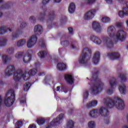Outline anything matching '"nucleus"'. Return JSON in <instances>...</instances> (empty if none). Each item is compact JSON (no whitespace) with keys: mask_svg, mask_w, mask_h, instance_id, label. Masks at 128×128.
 Listing matches in <instances>:
<instances>
[{"mask_svg":"<svg viewBox=\"0 0 128 128\" xmlns=\"http://www.w3.org/2000/svg\"><path fill=\"white\" fill-rule=\"evenodd\" d=\"M104 104L106 105V108L101 107L100 108L95 109L90 112V116L96 118L98 116H102L104 118V122L106 124H110V112L108 110L114 108V106L119 110H124V100L118 97H114V99L108 98Z\"/></svg>","mask_w":128,"mask_h":128,"instance_id":"nucleus-1","label":"nucleus"},{"mask_svg":"<svg viewBox=\"0 0 128 128\" xmlns=\"http://www.w3.org/2000/svg\"><path fill=\"white\" fill-rule=\"evenodd\" d=\"M98 74H100L98 72H94L90 78L92 82L95 83L92 89V92L94 96L98 94L100 92H102V86H104V83L98 78Z\"/></svg>","mask_w":128,"mask_h":128,"instance_id":"nucleus-2","label":"nucleus"},{"mask_svg":"<svg viewBox=\"0 0 128 128\" xmlns=\"http://www.w3.org/2000/svg\"><path fill=\"white\" fill-rule=\"evenodd\" d=\"M42 26L40 25H37L34 26V32L35 34L31 36L28 41L27 42V46L28 48H34V46L36 44V42H38L37 32L40 34H42Z\"/></svg>","mask_w":128,"mask_h":128,"instance_id":"nucleus-3","label":"nucleus"},{"mask_svg":"<svg viewBox=\"0 0 128 128\" xmlns=\"http://www.w3.org/2000/svg\"><path fill=\"white\" fill-rule=\"evenodd\" d=\"M90 56L92 50L88 48H84L82 54L78 58L80 64H86L90 60Z\"/></svg>","mask_w":128,"mask_h":128,"instance_id":"nucleus-4","label":"nucleus"},{"mask_svg":"<svg viewBox=\"0 0 128 128\" xmlns=\"http://www.w3.org/2000/svg\"><path fill=\"white\" fill-rule=\"evenodd\" d=\"M14 102H16V94H14V91L10 89L5 94L4 104L7 108H10L14 104Z\"/></svg>","mask_w":128,"mask_h":128,"instance_id":"nucleus-5","label":"nucleus"},{"mask_svg":"<svg viewBox=\"0 0 128 128\" xmlns=\"http://www.w3.org/2000/svg\"><path fill=\"white\" fill-rule=\"evenodd\" d=\"M15 58H22L23 62L24 64H28L32 60V54H28V53L26 54L24 52H20L17 53L15 55Z\"/></svg>","mask_w":128,"mask_h":128,"instance_id":"nucleus-6","label":"nucleus"},{"mask_svg":"<svg viewBox=\"0 0 128 128\" xmlns=\"http://www.w3.org/2000/svg\"><path fill=\"white\" fill-rule=\"evenodd\" d=\"M24 79V80H28L30 78H27L26 74H24L22 70H18L16 72L14 73V82H20L22 78Z\"/></svg>","mask_w":128,"mask_h":128,"instance_id":"nucleus-7","label":"nucleus"},{"mask_svg":"<svg viewBox=\"0 0 128 128\" xmlns=\"http://www.w3.org/2000/svg\"><path fill=\"white\" fill-rule=\"evenodd\" d=\"M64 120V114H60L58 116L54 119L50 123V126H48L46 128H52V126H58L60 122H62Z\"/></svg>","mask_w":128,"mask_h":128,"instance_id":"nucleus-8","label":"nucleus"},{"mask_svg":"<svg viewBox=\"0 0 128 128\" xmlns=\"http://www.w3.org/2000/svg\"><path fill=\"white\" fill-rule=\"evenodd\" d=\"M51 0H42V4H43V6H42V10H43V13H40L39 14V17L38 18V20L40 22H43V20H44V19L46 18V10L44 8H46V4H48L50 2Z\"/></svg>","mask_w":128,"mask_h":128,"instance_id":"nucleus-9","label":"nucleus"},{"mask_svg":"<svg viewBox=\"0 0 128 128\" xmlns=\"http://www.w3.org/2000/svg\"><path fill=\"white\" fill-rule=\"evenodd\" d=\"M118 2H119L121 4H126V7H124L123 8V10L122 11H120L118 12V16L120 18H124V16H128V2H124V0H116Z\"/></svg>","mask_w":128,"mask_h":128,"instance_id":"nucleus-10","label":"nucleus"},{"mask_svg":"<svg viewBox=\"0 0 128 128\" xmlns=\"http://www.w3.org/2000/svg\"><path fill=\"white\" fill-rule=\"evenodd\" d=\"M54 10L50 11L48 13V17L47 22L48 24V28L52 30V24H54Z\"/></svg>","mask_w":128,"mask_h":128,"instance_id":"nucleus-11","label":"nucleus"},{"mask_svg":"<svg viewBox=\"0 0 128 128\" xmlns=\"http://www.w3.org/2000/svg\"><path fill=\"white\" fill-rule=\"evenodd\" d=\"M110 84V88L107 90L106 92L110 96H112L114 94V86H116V79L115 78H111L109 82Z\"/></svg>","mask_w":128,"mask_h":128,"instance_id":"nucleus-12","label":"nucleus"},{"mask_svg":"<svg viewBox=\"0 0 128 128\" xmlns=\"http://www.w3.org/2000/svg\"><path fill=\"white\" fill-rule=\"evenodd\" d=\"M126 38V33L123 30H120L115 34L114 38H116V40H120V42H124Z\"/></svg>","mask_w":128,"mask_h":128,"instance_id":"nucleus-13","label":"nucleus"},{"mask_svg":"<svg viewBox=\"0 0 128 128\" xmlns=\"http://www.w3.org/2000/svg\"><path fill=\"white\" fill-rule=\"evenodd\" d=\"M96 12V10H92L86 13L84 16V20H92V18H94V14Z\"/></svg>","mask_w":128,"mask_h":128,"instance_id":"nucleus-14","label":"nucleus"},{"mask_svg":"<svg viewBox=\"0 0 128 128\" xmlns=\"http://www.w3.org/2000/svg\"><path fill=\"white\" fill-rule=\"evenodd\" d=\"M16 68L14 66H9L7 67L5 71L6 76H10L14 74Z\"/></svg>","mask_w":128,"mask_h":128,"instance_id":"nucleus-15","label":"nucleus"},{"mask_svg":"<svg viewBox=\"0 0 128 128\" xmlns=\"http://www.w3.org/2000/svg\"><path fill=\"white\" fill-rule=\"evenodd\" d=\"M108 34L111 38H116V27L114 26H110L107 29Z\"/></svg>","mask_w":128,"mask_h":128,"instance_id":"nucleus-16","label":"nucleus"},{"mask_svg":"<svg viewBox=\"0 0 128 128\" xmlns=\"http://www.w3.org/2000/svg\"><path fill=\"white\" fill-rule=\"evenodd\" d=\"M103 42L108 48H114V42H112V39L108 38V37H104L103 38Z\"/></svg>","mask_w":128,"mask_h":128,"instance_id":"nucleus-17","label":"nucleus"},{"mask_svg":"<svg viewBox=\"0 0 128 128\" xmlns=\"http://www.w3.org/2000/svg\"><path fill=\"white\" fill-rule=\"evenodd\" d=\"M111 60H120V54L118 52L108 53L107 54Z\"/></svg>","mask_w":128,"mask_h":128,"instance_id":"nucleus-18","label":"nucleus"},{"mask_svg":"<svg viewBox=\"0 0 128 128\" xmlns=\"http://www.w3.org/2000/svg\"><path fill=\"white\" fill-rule=\"evenodd\" d=\"M92 28L95 32H102V26L99 23L96 22H93L92 24Z\"/></svg>","mask_w":128,"mask_h":128,"instance_id":"nucleus-19","label":"nucleus"},{"mask_svg":"<svg viewBox=\"0 0 128 128\" xmlns=\"http://www.w3.org/2000/svg\"><path fill=\"white\" fill-rule=\"evenodd\" d=\"M100 52H96L93 56V64H98L100 62Z\"/></svg>","mask_w":128,"mask_h":128,"instance_id":"nucleus-20","label":"nucleus"},{"mask_svg":"<svg viewBox=\"0 0 128 128\" xmlns=\"http://www.w3.org/2000/svg\"><path fill=\"white\" fill-rule=\"evenodd\" d=\"M90 40H92L93 42L96 44H98V46L102 44V40L94 35H92L90 36Z\"/></svg>","mask_w":128,"mask_h":128,"instance_id":"nucleus-21","label":"nucleus"},{"mask_svg":"<svg viewBox=\"0 0 128 128\" xmlns=\"http://www.w3.org/2000/svg\"><path fill=\"white\" fill-rule=\"evenodd\" d=\"M64 79L69 84H74V80L72 78V76L70 74H66L64 76Z\"/></svg>","mask_w":128,"mask_h":128,"instance_id":"nucleus-22","label":"nucleus"},{"mask_svg":"<svg viewBox=\"0 0 128 128\" xmlns=\"http://www.w3.org/2000/svg\"><path fill=\"white\" fill-rule=\"evenodd\" d=\"M57 69L58 70H66V65L64 63H58L56 66Z\"/></svg>","mask_w":128,"mask_h":128,"instance_id":"nucleus-23","label":"nucleus"},{"mask_svg":"<svg viewBox=\"0 0 128 128\" xmlns=\"http://www.w3.org/2000/svg\"><path fill=\"white\" fill-rule=\"evenodd\" d=\"M12 30L10 28H6L4 26H2L0 28V34H4L8 32H12Z\"/></svg>","mask_w":128,"mask_h":128,"instance_id":"nucleus-24","label":"nucleus"},{"mask_svg":"<svg viewBox=\"0 0 128 128\" xmlns=\"http://www.w3.org/2000/svg\"><path fill=\"white\" fill-rule=\"evenodd\" d=\"M2 60L5 64H8V63L9 62H10L12 58L10 56H8L6 55H3L2 56Z\"/></svg>","mask_w":128,"mask_h":128,"instance_id":"nucleus-25","label":"nucleus"},{"mask_svg":"<svg viewBox=\"0 0 128 128\" xmlns=\"http://www.w3.org/2000/svg\"><path fill=\"white\" fill-rule=\"evenodd\" d=\"M70 14H74L76 12V4L73 2L70 3L68 9Z\"/></svg>","mask_w":128,"mask_h":128,"instance_id":"nucleus-26","label":"nucleus"},{"mask_svg":"<svg viewBox=\"0 0 128 128\" xmlns=\"http://www.w3.org/2000/svg\"><path fill=\"white\" fill-rule=\"evenodd\" d=\"M22 34V30H17L16 32H14V34H12V39L14 40V38H18L20 36V34Z\"/></svg>","mask_w":128,"mask_h":128,"instance_id":"nucleus-27","label":"nucleus"},{"mask_svg":"<svg viewBox=\"0 0 128 128\" xmlns=\"http://www.w3.org/2000/svg\"><path fill=\"white\" fill-rule=\"evenodd\" d=\"M119 78L122 82H126V80H128V76H126V74H119Z\"/></svg>","mask_w":128,"mask_h":128,"instance_id":"nucleus-28","label":"nucleus"},{"mask_svg":"<svg viewBox=\"0 0 128 128\" xmlns=\"http://www.w3.org/2000/svg\"><path fill=\"white\" fill-rule=\"evenodd\" d=\"M98 106V101L97 100H94L92 101L91 102L88 104L86 105L87 108H94V106Z\"/></svg>","mask_w":128,"mask_h":128,"instance_id":"nucleus-29","label":"nucleus"},{"mask_svg":"<svg viewBox=\"0 0 128 128\" xmlns=\"http://www.w3.org/2000/svg\"><path fill=\"white\" fill-rule=\"evenodd\" d=\"M8 40L4 37L0 38V47L6 46Z\"/></svg>","mask_w":128,"mask_h":128,"instance_id":"nucleus-30","label":"nucleus"},{"mask_svg":"<svg viewBox=\"0 0 128 128\" xmlns=\"http://www.w3.org/2000/svg\"><path fill=\"white\" fill-rule=\"evenodd\" d=\"M126 87L124 85L119 86L118 90L120 94H126Z\"/></svg>","mask_w":128,"mask_h":128,"instance_id":"nucleus-31","label":"nucleus"},{"mask_svg":"<svg viewBox=\"0 0 128 128\" xmlns=\"http://www.w3.org/2000/svg\"><path fill=\"white\" fill-rule=\"evenodd\" d=\"M46 54H48V52L46 51H40L38 54V56L40 58H44Z\"/></svg>","mask_w":128,"mask_h":128,"instance_id":"nucleus-32","label":"nucleus"},{"mask_svg":"<svg viewBox=\"0 0 128 128\" xmlns=\"http://www.w3.org/2000/svg\"><path fill=\"white\" fill-rule=\"evenodd\" d=\"M26 40L22 39L21 40L18 41V42H17V46H18V48H20V46H24V44H26Z\"/></svg>","mask_w":128,"mask_h":128,"instance_id":"nucleus-33","label":"nucleus"},{"mask_svg":"<svg viewBox=\"0 0 128 128\" xmlns=\"http://www.w3.org/2000/svg\"><path fill=\"white\" fill-rule=\"evenodd\" d=\"M37 124L38 126H43L46 124V119L44 118H40L36 120Z\"/></svg>","mask_w":128,"mask_h":128,"instance_id":"nucleus-34","label":"nucleus"},{"mask_svg":"<svg viewBox=\"0 0 128 128\" xmlns=\"http://www.w3.org/2000/svg\"><path fill=\"white\" fill-rule=\"evenodd\" d=\"M38 72V70L36 68L31 69L28 72V74L29 76H36V73Z\"/></svg>","mask_w":128,"mask_h":128,"instance_id":"nucleus-35","label":"nucleus"},{"mask_svg":"<svg viewBox=\"0 0 128 128\" xmlns=\"http://www.w3.org/2000/svg\"><path fill=\"white\" fill-rule=\"evenodd\" d=\"M31 86H32V84H30V82H26L24 85V91L28 92L30 90V88Z\"/></svg>","mask_w":128,"mask_h":128,"instance_id":"nucleus-36","label":"nucleus"},{"mask_svg":"<svg viewBox=\"0 0 128 128\" xmlns=\"http://www.w3.org/2000/svg\"><path fill=\"white\" fill-rule=\"evenodd\" d=\"M102 22H104V24H108L110 22V18L108 17H103L102 19Z\"/></svg>","mask_w":128,"mask_h":128,"instance_id":"nucleus-37","label":"nucleus"},{"mask_svg":"<svg viewBox=\"0 0 128 128\" xmlns=\"http://www.w3.org/2000/svg\"><path fill=\"white\" fill-rule=\"evenodd\" d=\"M74 128V124L72 120H70L67 124V128Z\"/></svg>","mask_w":128,"mask_h":128,"instance_id":"nucleus-38","label":"nucleus"},{"mask_svg":"<svg viewBox=\"0 0 128 128\" xmlns=\"http://www.w3.org/2000/svg\"><path fill=\"white\" fill-rule=\"evenodd\" d=\"M61 44L62 46H64V48H68V46H70V42L68 40H64L62 41L61 42Z\"/></svg>","mask_w":128,"mask_h":128,"instance_id":"nucleus-39","label":"nucleus"},{"mask_svg":"<svg viewBox=\"0 0 128 128\" xmlns=\"http://www.w3.org/2000/svg\"><path fill=\"white\" fill-rule=\"evenodd\" d=\"M88 127L89 128H96V124L94 122L91 121L88 123Z\"/></svg>","mask_w":128,"mask_h":128,"instance_id":"nucleus-40","label":"nucleus"},{"mask_svg":"<svg viewBox=\"0 0 128 128\" xmlns=\"http://www.w3.org/2000/svg\"><path fill=\"white\" fill-rule=\"evenodd\" d=\"M26 26H28V24H26V22H22L20 26V30H24V28H25Z\"/></svg>","mask_w":128,"mask_h":128,"instance_id":"nucleus-41","label":"nucleus"},{"mask_svg":"<svg viewBox=\"0 0 128 128\" xmlns=\"http://www.w3.org/2000/svg\"><path fill=\"white\" fill-rule=\"evenodd\" d=\"M71 48L73 49L76 48H78V42H74L71 44Z\"/></svg>","mask_w":128,"mask_h":128,"instance_id":"nucleus-42","label":"nucleus"},{"mask_svg":"<svg viewBox=\"0 0 128 128\" xmlns=\"http://www.w3.org/2000/svg\"><path fill=\"white\" fill-rule=\"evenodd\" d=\"M14 50L12 48H9L8 50V54H14Z\"/></svg>","mask_w":128,"mask_h":128,"instance_id":"nucleus-43","label":"nucleus"},{"mask_svg":"<svg viewBox=\"0 0 128 128\" xmlns=\"http://www.w3.org/2000/svg\"><path fill=\"white\" fill-rule=\"evenodd\" d=\"M83 97L84 100H86L88 98V91L84 92Z\"/></svg>","mask_w":128,"mask_h":128,"instance_id":"nucleus-44","label":"nucleus"},{"mask_svg":"<svg viewBox=\"0 0 128 128\" xmlns=\"http://www.w3.org/2000/svg\"><path fill=\"white\" fill-rule=\"evenodd\" d=\"M61 20L62 24H65V22H66V20H68V18H66V16H64L62 17Z\"/></svg>","mask_w":128,"mask_h":128,"instance_id":"nucleus-45","label":"nucleus"},{"mask_svg":"<svg viewBox=\"0 0 128 128\" xmlns=\"http://www.w3.org/2000/svg\"><path fill=\"white\" fill-rule=\"evenodd\" d=\"M30 20L32 22H36V17L34 16H30Z\"/></svg>","mask_w":128,"mask_h":128,"instance_id":"nucleus-46","label":"nucleus"},{"mask_svg":"<svg viewBox=\"0 0 128 128\" xmlns=\"http://www.w3.org/2000/svg\"><path fill=\"white\" fill-rule=\"evenodd\" d=\"M68 30L70 34H74V28H72V27L68 28Z\"/></svg>","mask_w":128,"mask_h":128,"instance_id":"nucleus-47","label":"nucleus"},{"mask_svg":"<svg viewBox=\"0 0 128 128\" xmlns=\"http://www.w3.org/2000/svg\"><path fill=\"white\" fill-rule=\"evenodd\" d=\"M88 0V6H90V4H94V2H95L96 0Z\"/></svg>","mask_w":128,"mask_h":128,"instance_id":"nucleus-48","label":"nucleus"},{"mask_svg":"<svg viewBox=\"0 0 128 128\" xmlns=\"http://www.w3.org/2000/svg\"><path fill=\"white\" fill-rule=\"evenodd\" d=\"M116 26L118 28H122V23H118Z\"/></svg>","mask_w":128,"mask_h":128,"instance_id":"nucleus-49","label":"nucleus"},{"mask_svg":"<svg viewBox=\"0 0 128 128\" xmlns=\"http://www.w3.org/2000/svg\"><path fill=\"white\" fill-rule=\"evenodd\" d=\"M106 2L108 4H112V0H106Z\"/></svg>","mask_w":128,"mask_h":128,"instance_id":"nucleus-50","label":"nucleus"},{"mask_svg":"<svg viewBox=\"0 0 128 128\" xmlns=\"http://www.w3.org/2000/svg\"><path fill=\"white\" fill-rule=\"evenodd\" d=\"M28 128H36V126L34 124H30Z\"/></svg>","mask_w":128,"mask_h":128,"instance_id":"nucleus-51","label":"nucleus"},{"mask_svg":"<svg viewBox=\"0 0 128 128\" xmlns=\"http://www.w3.org/2000/svg\"><path fill=\"white\" fill-rule=\"evenodd\" d=\"M44 74H46L44 72H40L38 73V76H44Z\"/></svg>","mask_w":128,"mask_h":128,"instance_id":"nucleus-52","label":"nucleus"},{"mask_svg":"<svg viewBox=\"0 0 128 128\" xmlns=\"http://www.w3.org/2000/svg\"><path fill=\"white\" fill-rule=\"evenodd\" d=\"M20 104H26V98H24V100H20Z\"/></svg>","mask_w":128,"mask_h":128,"instance_id":"nucleus-53","label":"nucleus"},{"mask_svg":"<svg viewBox=\"0 0 128 128\" xmlns=\"http://www.w3.org/2000/svg\"><path fill=\"white\" fill-rule=\"evenodd\" d=\"M4 82L2 81V80H0V86H4Z\"/></svg>","mask_w":128,"mask_h":128,"instance_id":"nucleus-54","label":"nucleus"},{"mask_svg":"<svg viewBox=\"0 0 128 128\" xmlns=\"http://www.w3.org/2000/svg\"><path fill=\"white\" fill-rule=\"evenodd\" d=\"M62 2V0H54V2H56V4H60Z\"/></svg>","mask_w":128,"mask_h":128,"instance_id":"nucleus-55","label":"nucleus"},{"mask_svg":"<svg viewBox=\"0 0 128 128\" xmlns=\"http://www.w3.org/2000/svg\"><path fill=\"white\" fill-rule=\"evenodd\" d=\"M41 48H44L46 46V44L44 43H42L40 46Z\"/></svg>","mask_w":128,"mask_h":128,"instance_id":"nucleus-56","label":"nucleus"},{"mask_svg":"<svg viewBox=\"0 0 128 128\" xmlns=\"http://www.w3.org/2000/svg\"><path fill=\"white\" fill-rule=\"evenodd\" d=\"M60 88V86H57L56 92H59Z\"/></svg>","mask_w":128,"mask_h":128,"instance_id":"nucleus-57","label":"nucleus"},{"mask_svg":"<svg viewBox=\"0 0 128 128\" xmlns=\"http://www.w3.org/2000/svg\"><path fill=\"white\" fill-rule=\"evenodd\" d=\"M72 112H74V110L71 109L69 111L70 114H72Z\"/></svg>","mask_w":128,"mask_h":128,"instance_id":"nucleus-58","label":"nucleus"},{"mask_svg":"<svg viewBox=\"0 0 128 128\" xmlns=\"http://www.w3.org/2000/svg\"><path fill=\"white\" fill-rule=\"evenodd\" d=\"M2 13L0 12V18H2Z\"/></svg>","mask_w":128,"mask_h":128,"instance_id":"nucleus-59","label":"nucleus"},{"mask_svg":"<svg viewBox=\"0 0 128 128\" xmlns=\"http://www.w3.org/2000/svg\"><path fill=\"white\" fill-rule=\"evenodd\" d=\"M14 88H18V84L15 85Z\"/></svg>","mask_w":128,"mask_h":128,"instance_id":"nucleus-60","label":"nucleus"},{"mask_svg":"<svg viewBox=\"0 0 128 128\" xmlns=\"http://www.w3.org/2000/svg\"><path fill=\"white\" fill-rule=\"evenodd\" d=\"M123 128H128V126H125L123 127Z\"/></svg>","mask_w":128,"mask_h":128,"instance_id":"nucleus-61","label":"nucleus"},{"mask_svg":"<svg viewBox=\"0 0 128 128\" xmlns=\"http://www.w3.org/2000/svg\"><path fill=\"white\" fill-rule=\"evenodd\" d=\"M48 78V77H46L45 79L44 80V82H46V78Z\"/></svg>","mask_w":128,"mask_h":128,"instance_id":"nucleus-62","label":"nucleus"},{"mask_svg":"<svg viewBox=\"0 0 128 128\" xmlns=\"http://www.w3.org/2000/svg\"><path fill=\"white\" fill-rule=\"evenodd\" d=\"M2 0H0V4H2Z\"/></svg>","mask_w":128,"mask_h":128,"instance_id":"nucleus-63","label":"nucleus"},{"mask_svg":"<svg viewBox=\"0 0 128 128\" xmlns=\"http://www.w3.org/2000/svg\"><path fill=\"white\" fill-rule=\"evenodd\" d=\"M60 49H59V50H58V51H59V52H60Z\"/></svg>","mask_w":128,"mask_h":128,"instance_id":"nucleus-64","label":"nucleus"}]
</instances>
